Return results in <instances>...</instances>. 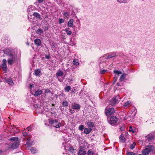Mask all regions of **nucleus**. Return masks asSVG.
<instances>
[{
  "label": "nucleus",
  "mask_w": 155,
  "mask_h": 155,
  "mask_svg": "<svg viewBox=\"0 0 155 155\" xmlns=\"http://www.w3.org/2000/svg\"><path fill=\"white\" fill-rule=\"evenodd\" d=\"M154 150L153 146L149 145L147 146L146 148L143 150L142 153L143 155H148L150 152H153Z\"/></svg>",
  "instance_id": "obj_1"
},
{
  "label": "nucleus",
  "mask_w": 155,
  "mask_h": 155,
  "mask_svg": "<svg viewBox=\"0 0 155 155\" xmlns=\"http://www.w3.org/2000/svg\"><path fill=\"white\" fill-rule=\"evenodd\" d=\"M48 121L50 124L55 128H59L61 126V123L59 122L58 120L57 119H49Z\"/></svg>",
  "instance_id": "obj_2"
},
{
  "label": "nucleus",
  "mask_w": 155,
  "mask_h": 155,
  "mask_svg": "<svg viewBox=\"0 0 155 155\" xmlns=\"http://www.w3.org/2000/svg\"><path fill=\"white\" fill-rule=\"evenodd\" d=\"M115 112L114 108L110 105L107 106L105 110V113L107 116H110Z\"/></svg>",
  "instance_id": "obj_3"
},
{
  "label": "nucleus",
  "mask_w": 155,
  "mask_h": 155,
  "mask_svg": "<svg viewBox=\"0 0 155 155\" xmlns=\"http://www.w3.org/2000/svg\"><path fill=\"white\" fill-rule=\"evenodd\" d=\"M108 123L112 125H115L118 120V118L116 116H113L107 118Z\"/></svg>",
  "instance_id": "obj_4"
},
{
  "label": "nucleus",
  "mask_w": 155,
  "mask_h": 155,
  "mask_svg": "<svg viewBox=\"0 0 155 155\" xmlns=\"http://www.w3.org/2000/svg\"><path fill=\"white\" fill-rule=\"evenodd\" d=\"M9 58L8 60V64L12 65L17 59V56L13 54L9 56Z\"/></svg>",
  "instance_id": "obj_5"
},
{
  "label": "nucleus",
  "mask_w": 155,
  "mask_h": 155,
  "mask_svg": "<svg viewBox=\"0 0 155 155\" xmlns=\"http://www.w3.org/2000/svg\"><path fill=\"white\" fill-rule=\"evenodd\" d=\"M118 96H117L113 98L110 101V104L112 106H114L115 104H117L119 102L118 99Z\"/></svg>",
  "instance_id": "obj_6"
},
{
  "label": "nucleus",
  "mask_w": 155,
  "mask_h": 155,
  "mask_svg": "<svg viewBox=\"0 0 155 155\" xmlns=\"http://www.w3.org/2000/svg\"><path fill=\"white\" fill-rule=\"evenodd\" d=\"M7 61L6 59H3L2 60V68L4 71H6L7 69Z\"/></svg>",
  "instance_id": "obj_7"
},
{
  "label": "nucleus",
  "mask_w": 155,
  "mask_h": 155,
  "mask_svg": "<svg viewBox=\"0 0 155 155\" xmlns=\"http://www.w3.org/2000/svg\"><path fill=\"white\" fill-rule=\"evenodd\" d=\"M12 50L10 48L6 49L4 50V53L8 57L13 54L12 52Z\"/></svg>",
  "instance_id": "obj_8"
},
{
  "label": "nucleus",
  "mask_w": 155,
  "mask_h": 155,
  "mask_svg": "<svg viewBox=\"0 0 155 155\" xmlns=\"http://www.w3.org/2000/svg\"><path fill=\"white\" fill-rule=\"evenodd\" d=\"M86 153V152L85 150L82 147H80L78 153V155H84Z\"/></svg>",
  "instance_id": "obj_9"
},
{
  "label": "nucleus",
  "mask_w": 155,
  "mask_h": 155,
  "mask_svg": "<svg viewBox=\"0 0 155 155\" xmlns=\"http://www.w3.org/2000/svg\"><path fill=\"white\" fill-rule=\"evenodd\" d=\"M5 81L9 84L11 85H12L14 84L13 81L11 78H4Z\"/></svg>",
  "instance_id": "obj_10"
},
{
  "label": "nucleus",
  "mask_w": 155,
  "mask_h": 155,
  "mask_svg": "<svg viewBox=\"0 0 155 155\" xmlns=\"http://www.w3.org/2000/svg\"><path fill=\"white\" fill-rule=\"evenodd\" d=\"M63 75V71L60 69H59L56 73V76L57 78L58 77L62 76Z\"/></svg>",
  "instance_id": "obj_11"
},
{
  "label": "nucleus",
  "mask_w": 155,
  "mask_h": 155,
  "mask_svg": "<svg viewBox=\"0 0 155 155\" xmlns=\"http://www.w3.org/2000/svg\"><path fill=\"white\" fill-rule=\"evenodd\" d=\"M19 141L14 142L12 143L11 147L13 149L16 148L19 145Z\"/></svg>",
  "instance_id": "obj_12"
},
{
  "label": "nucleus",
  "mask_w": 155,
  "mask_h": 155,
  "mask_svg": "<svg viewBox=\"0 0 155 155\" xmlns=\"http://www.w3.org/2000/svg\"><path fill=\"white\" fill-rule=\"evenodd\" d=\"M34 41L35 45L38 46H40L41 43V40L38 38L35 39Z\"/></svg>",
  "instance_id": "obj_13"
},
{
  "label": "nucleus",
  "mask_w": 155,
  "mask_h": 155,
  "mask_svg": "<svg viewBox=\"0 0 155 155\" xmlns=\"http://www.w3.org/2000/svg\"><path fill=\"white\" fill-rule=\"evenodd\" d=\"M71 107L73 109H80V106L78 104H72Z\"/></svg>",
  "instance_id": "obj_14"
},
{
  "label": "nucleus",
  "mask_w": 155,
  "mask_h": 155,
  "mask_svg": "<svg viewBox=\"0 0 155 155\" xmlns=\"http://www.w3.org/2000/svg\"><path fill=\"white\" fill-rule=\"evenodd\" d=\"M154 136L152 134H149L147 136V140L148 141H151L153 139Z\"/></svg>",
  "instance_id": "obj_15"
},
{
  "label": "nucleus",
  "mask_w": 155,
  "mask_h": 155,
  "mask_svg": "<svg viewBox=\"0 0 155 155\" xmlns=\"http://www.w3.org/2000/svg\"><path fill=\"white\" fill-rule=\"evenodd\" d=\"M74 22L73 19L71 18L69 20V21L68 22L67 25L68 27H71L73 26Z\"/></svg>",
  "instance_id": "obj_16"
},
{
  "label": "nucleus",
  "mask_w": 155,
  "mask_h": 155,
  "mask_svg": "<svg viewBox=\"0 0 155 155\" xmlns=\"http://www.w3.org/2000/svg\"><path fill=\"white\" fill-rule=\"evenodd\" d=\"M87 125L90 127H92L95 126L94 123L91 121H88L87 123Z\"/></svg>",
  "instance_id": "obj_17"
},
{
  "label": "nucleus",
  "mask_w": 155,
  "mask_h": 155,
  "mask_svg": "<svg viewBox=\"0 0 155 155\" xmlns=\"http://www.w3.org/2000/svg\"><path fill=\"white\" fill-rule=\"evenodd\" d=\"M35 74L36 76H40L41 75V71L39 69H37L35 70Z\"/></svg>",
  "instance_id": "obj_18"
},
{
  "label": "nucleus",
  "mask_w": 155,
  "mask_h": 155,
  "mask_svg": "<svg viewBox=\"0 0 155 155\" xmlns=\"http://www.w3.org/2000/svg\"><path fill=\"white\" fill-rule=\"evenodd\" d=\"M42 93V91L41 90H38L35 92L34 95L35 97H38Z\"/></svg>",
  "instance_id": "obj_19"
},
{
  "label": "nucleus",
  "mask_w": 155,
  "mask_h": 155,
  "mask_svg": "<svg viewBox=\"0 0 155 155\" xmlns=\"http://www.w3.org/2000/svg\"><path fill=\"white\" fill-rule=\"evenodd\" d=\"M92 130L91 128H85L84 129V132L86 134H89Z\"/></svg>",
  "instance_id": "obj_20"
},
{
  "label": "nucleus",
  "mask_w": 155,
  "mask_h": 155,
  "mask_svg": "<svg viewBox=\"0 0 155 155\" xmlns=\"http://www.w3.org/2000/svg\"><path fill=\"white\" fill-rule=\"evenodd\" d=\"M33 16H34L36 18H38V19H41V15H40L37 12H34L33 14Z\"/></svg>",
  "instance_id": "obj_21"
},
{
  "label": "nucleus",
  "mask_w": 155,
  "mask_h": 155,
  "mask_svg": "<svg viewBox=\"0 0 155 155\" xmlns=\"http://www.w3.org/2000/svg\"><path fill=\"white\" fill-rule=\"evenodd\" d=\"M43 107L42 106H41L40 107H37L36 108V110L39 113H42L43 112Z\"/></svg>",
  "instance_id": "obj_22"
},
{
  "label": "nucleus",
  "mask_w": 155,
  "mask_h": 155,
  "mask_svg": "<svg viewBox=\"0 0 155 155\" xmlns=\"http://www.w3.org/2000/svg\"><path fill=\"white\" fill-rule=\"evenodd\" d=\"M116 54L115 53H113L107 56L106 58L109 59L116 56Z\"/></svg>",
  "instance_id": "obj_23"
},
{
  "label": "nucleus",
  "mask_w": 155,
  "mask_h": 155,
  "mask_svg": "<svg viewBox=\"0 0 155 155\" xmlns=\"http://www.w3.org/2000/svg\"><path fill=\"white\" fill-rule=\"evenodd\" d=\"M9 140H10L14 142L19 141L18 140V138L17 137H15L11 138H10Z\"/></svg>",
  "instance_id": "obj_24"
},
{
  "label": "nucleus",
  "mask_w": 155,
  "mask_h": 155,
  "mask_svg": "<svg viewBox=\"0 0 155 155\" xmlns=\"http://www.w3.org/2000/svg\"><path fill=\"white\" fill-rule=\"evenodd\" d=\"M36 32L37 34L39 35H41L43 33L44 31L41 28H39L36 31Z\"/></svg>",
  "instance_id": "obj_25"
},
{
  "label": "nucleus",
  "mask_w": 155,
  "mask_h": 155,
  "mask_svg": "<svg viewBox=\"0 0 155 155\" xmlns=\"http://www.w3.org/2000/svg\"><path fill=\"white\" fill-rule=\"evenodd\" d=\"M30 137L28 138L27 139V141L26 142V144L28 146H29V147L31 146L32 145L31 143L30 142Z\"/></svg>",
  "instance_id": "obj_26"
},
{
  "label": "nucleus",
  "mask_w": 155,
  "mask_h": 155,
  "mask_svg": "<svg viewBox=\"0 0 155 155\" xmlns=\"http://www.w3.org/2000/svg\"><path fill=\"white\" fill-rule=\"evenodd\" d=\"M126 77V74H122L120 78V81H124Z\"/></svg>",
  "instance_id": "obj_27"
},
{
  "label": "nucleus",
  "mask_w": 155,
  "mask_h": 155,
  "mask_svg": "<svg viewBox=\"0 0 155 155\" xmlns=\"http://www.w3.org/2000/svg\"><path fill=\"white\" fill-rule=\"evenodd\" d=\"M120 139L121 140V141L122 142H124L125 140L124 137L122 135H121L120 136Z\"/></svg>",
  "instance_id": "obj_28"
},
{
  "label": "nucleus",
  "mask_w": 155,
  "mask_h": 155,
  "mask_svg": "<svg viewBox=\"0 0 155 155\" xmlns=\"http://www.w3.org/2000/svg\"><path fill=\"white\" fill-rule=\"evenodd\" d=\"M74 64L75 65H78L79 64V62L76 59H74L73 62Z\"/></svg>",
  "instance_id": "obj_29"
},
{
  "label": "nucleus",
  "mask_w": 155,
  "mask_h": 155,
  "mask_svg": "<svg viewBox=\"0 0 155 155\" xmlns=\"http://www.w3.org/2000/svg\"><path fill=\"white\" fill-rule=\"evenodd\" d=\"M34 8V7L32 6H28V11L29 12L32 11Z\"/></svg>",
  "instance_id": "obj_30"
},
{
  "label": "nucleus",
  "mask_w": 155,
  "mask_h": 155,
  "mask_svg": "<svg viewBox=\"0 0 155 155\" xmlns=\"http://www.w3.org/2000/svg\"><path fill=\"white\" fill-rule=\"evenodd\" d=\"M71 89V87L69 86H68L64 88V90L66 92H68Z\"/></svg>",
  "instance_id": "obj_31"
},
{
  "label": "nucleus",
  "mask_w": 155,
  "mask_h": 155,
  "mask_svg": "<svg viewBox=\"0 0 155 155\" xmlns=\"http://www.w3.org/2000/svg\"><path fill=\"white\" fill-rule=\"evenodd\" d=\"M88 155H94V153L92 150H89L87 153Z\"/></svg>",
  "instance_id": "obj_32"
},
{
  "label": "nucleus",
  "mask_w": 155,
  "mask_h": 155,
  "mask_svg": "<svg viewBox=\"0 0 155 155\" xmlns=\"http://www.w3.org/2000/svg\"><path fill=\"white\" fill-rule=\"evenodd\" d=\"M62 106L64 107H66L68 106V103L66 101H64L62 103Z\"/></svg>",
  "instance_id": "obj_33"
},
{
  "label": "nucleus",
  "mask_w": 155,
  "mask_h": 155,
  "mask_svg": "<svg viewBox=\"0 0 155 155\" xmlns=\"http://www.w3.org/2000/svg\"><path fill=\"white\" fill-rule=\"evenodd\" d=\"M114 74L118 75L121 74H122V72L121 71L117 70L114 71Z\"/></svg>",
  "instance_id": "obj_34"
},
{
  "label": "nucleus",
  "mask_w": 155,
  "mask_h": 155,
  "mask_svg": "<svg viewBox=\"0 0 155 155\" xmlns=\"http://www.w3.org/2000/svg\"><path fill=\"white\" fill-rule=\"evenodd\" d=\"M136 143L134 142L132 144H131L130 147V148L131 150H133L135 147Z\"/></svg>",
  "instance_id": "obj_35"
},
{
  "label": "nucleus",
  "mask_w": 155,
  "mask_h": 155,
  "mask_svg": "<svg viewBox=\"0 0 155 155\" xmlns=\"http://www.w3.org/2000/svg\"><path fill=\"white\" fill-rule=\"evenodd\" d=\"M64 22V20L62 18H59L58 20V23L60 24L63 23Z\"/></svg>",
  "instance_id": "obj_36"
},
{
  "label": "nucleus",
  "mask_w": 155,
  "mask_h": 155,
  "mask_svg": "<svg viewBox=\"0 0 155 155\" xmlns=\"http://www.w3.org/2000/svg\"><path fill=\"white\" fill-rule=\"evenodd\" d=\"M84 126L82 125H80L79 127V130L81 131H82L84 129Z\"/></svg>",
  "instance_id": "obj_37"
},
{
  "label": "nucleus",
  "mask_w": 155,
  "mask_h": 155,
  "mask_svg": "<svg viewBox=\"0 0 155 155\" xmlns=\"http://www.w3.org/2000/svg\"><path fill=\"white\" fill-rule=\"evenodd\" d=\"M130 102L129 101H128L125 102L124 104V106L126 107L127 105H130Z\"/></svg>",
  "instance_id": "obj_38"
},
{
  "label": "nucleus",
  "mask_w": 155,
  "mask_h": 155,
  "mask_svg": "<svg viewBox=\"0 0 155 155\" xmlns=\"http://www.w3.org/2000/svg\"><path fill=\"white\" fill-rule=\"evenodd\" d=\"M31 151L32 153H35L36 152V150L35 148L32 147L31 149Z\"/></svg>",
  "instance_id": "obj_39"
},
{
  "label": "nucleus",
  "mask_w": 155,
  "mask_h": 155,
  "mask_svg": "<svg viewBox=\"0 0 155 155\" xmlns=\"http://www.w3.org/2000/svg\"><path fill=\"white\" fill-rule=\"evenodd\" d=\"M127 155H135V153L133 152H130L127 153Z\"/></svg>",
  "instance_id": "obj_40"
},
{
  "label": "nucleus",
  "mask_w": 155,
  "mask_h": 155,
  "mask_svg": "<svg viewBox=\"0 0 155 155\" xmlns=\"http://www.w3.org/2000/svg\"><path fill=\"white\" fill-rule=\"evenodd\" d=\"M63 14L65 17H67L69 15V12H64Z\"/></svg>",
  "instance_id": "obj_41"
},
{
  "label": "nucleus",
  "mask_w": 155,
  "mask_h": 155,
  "mask_svg": "<svg viewBox=\"0 0 155 155\" xmlns=\"http://www.w3.org/2000/svg\"><path fill=\"white\" fill-rule=\"evenodd\" d=\"M68 35H70L71 34L72 32L71 31H65Z\"/></svg>",
  "instance_id": "obj_42"
},
{
  "label": "nucleus",
  "mask_w": 155,
  "mask_h": 155,
  "mask_svg": "<svg viewBox=\"0 0 155 155\" xmlns=\"http://www.w3.org/2000/svg\"><path fill=\"white\" fill-rule=\"evenodd\" d=\"M25 132L23 133V135L24 137H26L28 135V133L27 132H25V130H23V132Z\"/></svg>",
  "instance_id": "obj_43"
},
{
  "label": "nucleus",
  "mask_w": 155,
  "mask_h": 155,
  "mask_svg": "<svg viewBox=\"0 0 155 155\" xmlns=\"http://www.w3.org/2000/svg\"><path fill=\"white\" fill-rule=\"evenodd\" d=\"M56 2H57L58 4H60L62 1V0H54Z\"/></svg>",
  "instance_id": "obj_44"
},
{
  "label": "nucleus",
  "mask_w": 155,
  "mask_h": 155,
  "mask_svg": "<svg viewBox=\"0 0 155 155\" xmlns=\"http://www.w3.org/2000/svg\"><path fill=\"white\" fill-rule=\"evenodd\" d=\"M50 90L49 89H47L45 90V93H49L50 92Z\"/></svg>",
  "instance_id": "obj_45"
},
{
  "label": "nucleus",
  "mask_w": 155,
  "mask_h": 155,
  "mask_svg": "<svg viewBox=\"0 0 155 155\" xmlns=\"http://www.w3.org/2000/svg\"><path fill=\"white\" fill-rule=\"evenodd\" d=\"M107 71V70H102L100 72L101 74H104L105 72H106Z\"/></svg>",
  "instance_id": "obj_46"
},
{
  "label": "nucleus",
  "mask_w": 155,
  "mask_h": 155,
  "mask_svg": "<svg viewBox=\"0 0 155 155\" xmlns=\"http://www.w3.org/2000/svg\"><path fill=\"white\" fill-rule=\"evenodd\" d=\"M129 131L130 132H132L133 133L134 132V131H133L132 130V128L131 126H130L129 127Z\"/></svg>",
  "instance_id": "obj_47"
},
{
  "label": "nucleus",
  "mask_w": 155,
  "mask_h": 155,
  "mask_svg": "<svg viewBox=\"0 0 155 155\" xmlns=\"http://www.w3.org/2000/svg\"><path fill=\"white\" fill-rule=\"evenodd\" d=\"M45 57L47 59H49L50 58V56L48 55H46Z\"/></svg>",
  "instance_id": "obj_48"
},
{
  "label": "nucleus",
  "mask_w": 155,
  "mask_h": 155,
  "mask_svg": "<svg viewBox=\"0 0 155 155\" xmlns=\"http://www.w3.org/2000/svg\"><path fill=\"white\" fill-rule=\"evenodd\" d=\"M44 0H38V2L39 3H41L43 2Z\"/></svg>",
  "instance_id": "obj_49"
},
{
  "label": "nucleus",
  "mask_w": 155,
  "mask_h": 155,
  "mask_svg": "<svg viewBox=\"0 0 155 155\" xmlns=\"http://www.w3.org/2000/svg\"><path fill=\"white\" fill-rule=\"evenodd\" d=\"M31 129V127H29L26 128V130L29 131L30 129Z\"/></svg>",
  "instance_id": "obj_50"
},
{
  "label": "nucleus",
  "mask_w": 155,
  "mask_h": 155,
  "mask_svg": "<svg viewBox=\"0 0 155 155\" xmlns=\"http://www.w3.org/2000/svg\"><path fill=\"white\" fill-rule=\"evenodd\" d=\"M117 1L120 3H122L123 0H117Z\"/></svg>",
  "instance_id": "obj_51"
},
{
  "label": "nucleus",
  "mask_w": 155,
  "mask_h": 155,
  "mask_svg": "<svg viewBox=\"0 0 155 155\" xmlns=\"http://www.w3.org/2000/svg\"><path fill=\"white\" fill-rule=\"evenodd\" d=\"M70 28H65V31H70Z\"/></svg>",
  "instance_id": "obj_52"
},
{
  "label": "nucleus",
  "mask_w": 155,
  "mask_h": 155,
  "mask_svg": "<svg viewBox=\"0 0 155 155\" xmlns=\"http://www.w3.org/2000/svg\"><path fill=\"white\" fill-rule=\"evenodd\" d=\"M120 129L121 130H122H122H124V127H121L120 128Z\"/></svg>",
  "instance_id": "obj_53"
},
{
  "label": "nucleus",
  "mask_w": 155,
  "mask_h": 155,
  "mask_svg": "<svg viewBox=\"0 0 155 155\" xmlns=\"http://www.w3.org/2000/svg\"><path fill=\"white\" fill-rule=\"evenodd\" d=\"M58 79V80L60 82H62L63 81V80H60V79Z\"/></svg>",
  "instance_id": "obj_54"
},
{
  "label": "nucleus",
  "mask_w": 155,
  "mask_h": 155,
  "mask_svg": "<svg viewBox=\"0 0 155 155\" xmlns=\"http://www.w3.org/2000/svg\"><path fill=\"white\" fill-rule=\"evenodd\" d=\"M32 86V85L30 84V88H31Z\"/></svg>",
  "instance_id": "obj_55"
},
{
  "label": "nucleus",
  "mask_w": 155,
  "mask_h": 155,
  "mask_svg": "<svg viewBox=\"0 0 155 155\" xmlns=\"http://www.w3.org/2000/svg\"><path fill=\"white\" fill-rule=\"evenodd\" d=\"M52 106H54V104H52Z\"/></svg>",
  "instance_id": "obj_56"
},
{
  "label": "nucleus",
  "mask_w": 155,
  "mask_h": 155,
  "mask_svg": "<svg viewBox=\"0 0 155 155\" xmlns=\"http://www.w3.org/2000/svg\"><path fill=\"white\" fill-rule=\"evenodd\" d=\"M117 85H119V84H118V83H117Z\"/></svg>",
  "instance_id": "obj_57"
}]
</instances>
